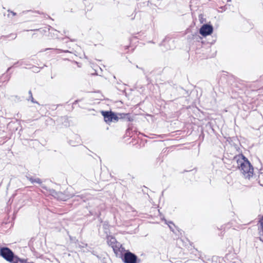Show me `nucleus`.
I'll use <instances>...</instances> for the list:
<instances>
[{"instance_id":"c9c22d12","label":"nucleus","mask_w":263,"mask_h":263,"mask_svg":"<svg viewBox=\"0 0 263 263\" xmlns=\"http://www.w3.org/2000/svg\"><path fill=\"white\" fill-rule=\"evenodd\" d=\"M79 100H75V101H74V102L73 103L72 105H75V104H77V103H78V102H79Z\"/></svg>"},{"instance_id":"f257e3e1","label":"nucleus","mask_w":263,"mask_h":263,"mask_svg":"<svg viewBox=\"0 0 263 263\" xmlns=\"http://www.w3.org/2000/svg\"><path fill=\"white\" fill-rule=\"evenodd\" d=\"M232 160H235L237 163V168L240 170L245 178L250 179L255 174H254V167L248 159L242 153L233 157Z\"/></svg>"},{"instance_id":"bb28decb","label":"nucleus","mask_w":263,"mask_h":263,"mask_svg":"<svg viewBox=\"0 0 263 263\" xmlns=\"http://www.w3.org/2000/svg\"><path fill=\"white\" fill-rule=\"evenodd\" d=\"M50 29H52V30H54L55 31H57L56 30H54L53 28H52L51 26H48L47 27L45 28V29L43 30V31H44L45 33L48 32H49Z\"/></svg>"},{"instance_id":"4c0bfd02","label":"nucleus","mask_w":263,"mask_h":263,"mask_svg":"<svg viewBox=\"0 0 263 263\" xmlns=\"http://www.w3.org/2000/svg\"><path fill=\"white\" fill-rule=\"evenodd\" d=\"M216 41V37L215 38L214 40H213L211 42H210V44H213Z\"/></svg>"},{"instance_id":"5fc2aeb1","label":"nucleus","mask_w":263,"mask_h":263,"mask_svg":"<svg viewBox=\"0 0 263 263\" xmlns=\"http://www.w3.org/2000/svg\"><path fill=\"white\" fill-rule=\"evenodd\" d=\"M227 156H229V154H227Z\"/></svg>"},{"instance_id":"c85d7f7f","label":"nucleus","mask_w":263,"mask_h":263,"mask_svg":"<svg viewBox=\"0 0 263 263\" xmlns=\"http://www.w3.org/2000/svg\"><path fill=\"white\" fill-rule=\"evenodd\" d=\"M73 197H75V199H74V200H77L78 201H80L81 200H83V197L79 196V195H78V196H74Z\"/></svg>"},{"instance_id":"49530a36","label":"nucleus","mask_w":263,"mask_h":263,"mask_svg":"<svg viewBox=\"0 0 263 263\" xmlns=\"http://www.w3.org/2000/svg\"><path fill=\"white\" fill-rule=\"evenodd\" d=\"M195 172H196V171H195V172H194V173H192V176H194V173H195Z\"/></svg>"},{"instance_id":"20e7f679","label":"nucleus","mask_w":263,"mask_h":263,"mask_svg":"<svg viewBox=\"0 0 263 263\" xmlns=\"http://www.w3.org/2000/svg\"><path fill=\"white\" fill-rule=\"evenodd\" d=\"M101 114L104 118V121L109 124L110 122L118 121L119 113L110 110H101Z\"/></svg>"},{"instance_id":"2eb2a0df","label":"nucleus","mask_w":263,"mask_h":263,"mask_svg":"<svg viewBox=\"0 0 263 263\" xmlns=\"http://www.w3.org/2000/svg\"><path fill=\"white\" fill-rule=\"evenodd\" d=\"M47 50H53L56 51V53H71L70 51L68 50H63L59 48H47L41 50V52H44Z\"/></svg>"},{"instance_id":"3c124183","label":"nucleus","mask_w":263,"mask_h":263,"mask_svg":"<svg viewBox=\"0 0 263 263\" xmlns=\"http://www.w3.org/2000/svg\"><path fill=\"white\" fill-rule=\"evenodd\" d=\"M64 33H66V31L65 30L64 31Z\"/></svg>"},{"instance_id":"6ab92c4d","label":"nucleus","mask_w":263,"mask_h":263,"mask_svg":"<svg viewBox=\"0 0 263 263\" xmlns=\"http://www.w3.org/2000/svg\"><path fill=\"white\" fill-rule=\"evenodd\" d=\"M141 70L142 71L144 75L145 76V77L146 80L147 81V84H149L152 83V80L151 79V78L149 77V76H150V75L148 73V72H146L144 70V68H141Z\"/></svg>"},{"instance_id":"9b49d317","label":"nucleus","mask_w":263,"mask_h":263,"mask_svg":"<svg viewBox=\"0 0 263 263\" xmlns=\"http://www.w3.org/2000/svg\"><path fill=\"white\" fill-rule=\"evenodd\" d=\"M112 248L116 256L119 258L122 257L125 251L126 250L120 242L117 243L115 246H112Z\"/></svg>"},{"instance_id":"a19ab883","label":"nucleus","mask_w":263,"mask_h":263,"mask_svg":"<svg viewBox=\"0 0 263 263\" xmlns=\"http://www.w3.org/2000/svg\"><path fill=\"white\" fill-rule=\"evenodd\" d=\"M136 67L137 68L140 69L141 70V68H143L142 67H139L138 65H136Z\"/></svg>"},{"instance_id":"a878e982","label":"nucleus","mask_w":263,"mask_h":263,"mask_svg":"<svg viewBox=\"0 0 263 263\" xmlns=\"http://www.w3.org/2000/svg\"><path fill=\"white\" fill-rule=\"evenodd\" d=\"M199 20L201 24H203V23L206 21V19L204 18L202 14L199 15Z\"/></svg>"},{"instance_id":"0eeeda50","label":"nucleus","mask_w":263,"mask_h":263,"mask_svg":"<svg viewBox=\"0 0 263 263\" xmlns=\"http://www.w3.org/2000/svg\"><path fill=\"white\" fill-rule=\"evenodd\" d=\"M174 42V40L166 36L159 44V46L163 47L164 48L162 49V50L163 51H165L168 50L172 49L175 47Z\"/></svg>"},{"instance_id":"4468645a","label":"nucleus","mask_w":263,"mask_h":263,"mask_svg":"<svg viewBox=\"0 0 263 263\" xmlns=\"http://www.w3.org/2000/svg\"><path fill=\"white\" fill-rule=\"evenodd\" d=\"M136 133L137 128L135 127L133 122H128L127 124V128L126 130V135L128 134L129 136L132 137V135L130 136V133L136 134Z\"/></svg>"},{"instance_id":"603ef678","label":"nucleus","mask_w":263,"mask_h":263,"mask_svg":"<svg viewBox=\"0 0 263 263\" xmlns=\"http://www.w3.org/2000/svg\"><path fill=\"white\" fill-rule=\"evenodd\" d=\"M199 258L201 259V256L200 255V257H199Z\"/></svg>"},{"instance_id":"f8f14e48","label":"nucleus","mask_w":263,"mask_h":263,"mask_svg":"<svg viewBox=\"0 0 263 263\" xmlns=\"http://www.w3.org/2000/svg\"><path fill=\"white\" fill-rule=\"evenodd\" d=\"M80 136L75 134H72L70 136V138L67 140L68 143L72 146H76L78 145L80 143Z\"/></svg>"},{"instance_id":"cd10ccee","label":"nucleus","mask_w":263,"mask_h":263,"mask_svg":"<svg viewBox=\"0 0 263 263\" xmlns=\"http://www.w3.org/2000/svg\"><path fill=\"white\" fill-rule=\"evenodd\" d=\"M34 181V183H36L41 184V185H42V181L40 178H35Z\"/></svg>"},{"instance_id":"e433bc0d","label":"nucleus","mask_w":263,"mask_h":263,"mask_svg":"<svg viewBox=\"0 0 263 263\" xmlns=\"http://www.w3.org/2000/svg\"><path fill=\"white\" fill-rule=\"evenodd\" d=\"M224 159H229V160H230V159H232H232H233V158H229V156H228V157H227V156H224Z\"/></svg>"},{"instance_id":"7ed1b4c3","label":"nucleus","mask_w":263,"mask_h":263,"mask_svg":"<svg viewBox=\"0 0 263 263\" xmlns=\"http://www.w3.org/2000/svg\"><path fill=\"white\" fill-rule=\"evenodd\" d=\"M124 263H140L141 259L135 253L126 250L120 258Z\"/></svg>"},{"instance_id":"aec40b11","label":"nucleus","mask_w":263,"mask_h":263,"mask_svg":"<svg viewBox=\"0 0 263 263\" xmlns=\"http://www.w3.org/2000/svg\"><path fill=\"white\" fill-rule=\"evenodd\" d=\"M164 220L165 221V223L168 225V227L170 229V230L171 231L174 232V230L172 226L175 227H176V226H175V224L174 223V222L172 221H167L165 219H164Z\"/></svg>"},{"instance_id":"a211bd4d","label":"nucleus","mask_w":263,"mask_h":263,"mask_svg":"<svg viewBox=\"0 0 263 263\" xmlns=\"http://www.w3.org/2000/svg\"><path fill=\"white\" fill-rule=\"evenodd\" d=\"M162 72V70L161 68H155L148 73L152 76H155L161 75Z\"/></svg>"},{"instance_id":"39448f33","label":"nucleus","mask_w":263,"mask_h":263,"mask_svg":"<svg viewBox=\"0 0 263 263\" xmlns=\"http://www.w3.org/2000/svg\"><path fill=\"white\" fill-rule=\"evenodd\" d=\"M235 78L232 75H228L223 74L221 76L219 80V83H221L224 86H236Z\"/></svg>"},{"instance_id":"2f4dec72","label":"nucleus","mask_w":263,"mask_h":263,"mask_svg":"<svg viewBox=\"0 0 263 263\" xmlns=\"http://www.w3.org/2000/svg\"><path fill=\"white\" fill-rule=\"evenodd\" d=\"M33 68L34 69V70H33L34 72H38L40 71V68L37 67H33Z\"/></svg>"},{"instance_id":"b1692460","label":"nucleus","mask_w":263,"mask_h":263,"mask_svg":"<svg viewBox=\"0 0 263 263\" xmlns=\"http://www.w3.org/2000/svg\"><path fill=\"white\" fill-rule=\"evenodd\" d=\"M27 179L28 180L30 181L31 183L34 184V178L30 174H28L26 176Z\"/></svg>"},{"instance_id":"6e6552de","label":"nucleus","mask_w":263,"mask_h":263,"mask_svg":"<svg viewBox=\"0 0 263 263\" xmlns=\"http://www.w3.org/2000/svg\"><path fill=\"white\" fill-rule=\"evenodd\" d=\"M172 92L178 98L186 97L189 96V91L180 86L174 87L172 89Z\"/></svg>"},{"instance_id":"79ce46f5","label":"nucleus","mask_w":263,"mask_h":263,"mask_svg":"<svg viewBox=\"0 0 263 263\" xmlns=\"http://www.w3.org/2000/svg\"><path fill=\"white\" fill-rule=\"evenodd\" d=\"M66 38L69 39V37H68V36H65V37H63V38H62V39H61V40H62V41H64V39H66Z\"/></svg>"},{"instance_id":"473e14b6","label":"nucleus","mask_w":263,"mask_h":263,"mask_svg":"<svg viewBox=\"0 0 263 263\" xmlns=\"http://www.w3.org/2000/svg\"><path fill=\"white\" fill-rule=\"evenodd\" d=\"M14 196H15V195H14V194H13V195H12V196L11 197V198H10V199L9 200L8 203H12V201H13V199H12L13 198H14Z\"/></svg>"},{"instance_id":"5701e85b","label":"nucleus","mask_w":263,"mask_h":263,"mask_svg":"<svg viewBox=\"0 0 263 263\" xmlns=\"http://www.w3.org/2000/svg\"><path fill=\"white\" fill-rule=\"evenodd\" d=\"M192 39L197 42H199L202 39V37L198 34V33L195 32L194 34H192Z\"/></svg>"},{"instance_id":"393cba45","label":"nucleus","mask_w":263,"mask_h":263,"mask_svg":"<svg viewBox=\"0 0 263 263\" xmlns=\"http://www.w3.org/2000/svg\"><path fill=\"white\" fill-rule=\"evenodd\" d=\"M109 227V222L108 221H105L103 222V228L104 230H108Z\"/></svg>"},{"instance_id":"ddd939ff","label":"nucleus","mask_w":263,"mask_h":263,"mask_svg":"<svg viewBox=\"0 0 263 263\" xmlns=\"http://www.w3.org/2000/svg\"><path fill=\"white\" fill-rule=\"evenodd\" d=\"M73 196H74V195L68 194L67 191H64V192H59L58 195L56 199L58 200L66 201L69 199L73 197Z\"/></svg>"},{"instance_id":"de8ad7c7","label":"nucleus","mask_w":263,"mask_h":263,"mask_svg":"<svg viewBox=\"0 0 263 263\" xmlns=\"http://www.w3.org/2000/svg\"><path fill=\"white\" fill-rule=\"evenodd\" d=\"M189 172V171H186V170H184V171H183V172Z\"/></svg>"},{"instance_id":"58836bf2","label":"nucleus","mask_w":263,"mask_h":263,"mask_svg":"<svg viewBox=\"0 0 263 263\" xmlns=\"http://www.w3.org/2000/svg\"><path fill=\"white\" fill-rule=\"evenodd\" d=\"M28 93H29V95L30 96L29 97H31V96H32V93L31 90H30L29 91Z\"/></svg>"},{"instance_id":"4be33fe9","label":"nucleus","mask_w":263,"mask_h":263,"mask_svg":"<svg viewBox=\"0 0 263 263\" xmlns=\"http://www.w3.org/2000/svg\"><path fill=\"white\" fill-rule=\"evenodd\" d=\"M16 36H17L16 34L11 33L7 35H2L1 36V39H6L11 37V40H14L16 37Z\"/></svg>"},{"instance_id":"8fccbe9b","label":"nucleus","mask_w":263,"mask_h":263,"mask_svg":"<svg viewBox=\"0 0 263 263\" xmlns=\"http://www.w3.org/2000/svg\"><path fill=\"white\" fill-rule=\"evenodd\" d=\"M194 171V170L190 171V172H192Z\"/></svg>"},{"instance_id":"f3484780","label":"nucleus","mask_w":263,"mask_h":263,"mask_svg":"<svg viewBox=\"0 0 263 263\" xmlns=\"http://www.w3.org/2000/svg\"><path fill=\"white\" fill-rule=\"evenodd\" d=\"M41 187L46 191H48L49 194L52 196L54 198H57V196L58 195V192L56 191L55 190L51 189H48V187L45 185H41Z\"/></svg>"},{"instance_id":"72a5a7b5","label":"nucleus","mask_w":263,"mask_h":263,"mask_svg":"<svg viewBox=\"0 0 263 263\" xmlns=\"http://www.w3.org/2000/svg\"><path fill=\"white\" fill-rule=\"evenodd\" d=\"M8 11L10 12L12 14L13 16H15L16 15V13H15L13 11H10L9 10H8Z\"/></svg>"},{"instance_id":"ea45409f","label":"nucleus","mask_w":263,"mask_h":263,"mask_svg":"<svg viewBox=\"0 0 263 263\" xmlns=\"http://www.w3.org/2000/svg\"><path fill=\"white\" fill-rule=\"evenodd\" d=\"M187 40L190 41L191 40V36L190 35H188L187 37Z\"/></svg>"},{"instance_id":"f03ea898","label":"nucleus","mask_w":263,"mask_h":263,"mask_svg":"<svg viewBox=\"0 0 263 263\" xmlns=\"http://www.w3.org/2000/svg\"><path fill=\"white\" fill-rule=\"evenodd\" d=\"M0 256L10 263H20L24 259L15 254L9 248L1 246Z\"/></svg>"},{"instance_id":"09e8293b","label":"nucleus","mask_w":263,"mask_h":263,"mask_svg":"<svg viewBox=\"0 0 263 263\" xmlns=\"http://www.w3.org/2000/svg\"><path fill=\"white\" fill-rule=\"evenodd\" d=\"M10 77L9 76L8 79V80H7V81H9V80L10 79Z\"/></svg>"},{"instance_id":"423d86ee","label":"nucleus","mask_w":263,"mask_h":263,"mask_svg":"<svg viewBox=\"0 0 263 263\" xmlns=\"http://www.w3.org/2000/svg\"><path fill=\"white\" fill-rule=\"evenodd\" d=\"M214 31V27L211 22L203 24L199 29V33L204 37L212 34Z\"/></svg>"},{"instance_id":"c756f323","label":"nucleus","mask_w":263,"mask_h":263,"mask_svg":"<svg viewBox=\"0 0 263 263\" xmlns=\"http://www.w3.org/2000/svg\"><path fill=\"white\" fill-rule=\"evenodd\" d=\"M28 101L30 100L31 101V102L33 103L39 104V103L34 99L32 96H31V97H29V98L28 99Z\"/></svg>"},{"instance_id":"412c9836","label":"nucleus","mask_w":263,"mask_h":263,"mask_svg":"<svg viewBox=\"0 0 263 263\" xmlns=\"http://www.w3.org/2000/svg\"><path fill=\"white\" fill-rule=\"evenodd\" d=\"M23 62L22 61V60H20V61H18L15 63H14L13 64V65L10 67H9L8 69H7V71L8 72V71H9L11 68H12L13 67H16L18 66H21L23 65Z\"/></svg>"},{"instance_id":"37998d69","label":"nucleus","mask_w":263,"mask_h":263,"mask_svg":"<svg viewBox=\"0 0 263 263\" xmlns=\"http://www.w3.org/2000/svg\"><path fill=\"white\" fill-rule=\"evenodd\" d=\"M41 29H34V30H31V31H39Z\"/></svg>"},{"instance_id":"1a4fd4ad","label":"nucleus","mask_w":263,"mask_h":263,"mask_svg":"<svg viewBox=\"0 0 263 263\" xmlns=\"http://www.w3.org/2000/svg\"><path fill=\"white\" fill-rule=\"evenodd\" d=\"M122 120L123 122H133L135 120V115L132 113H119L118 121Z\"/></svg>"},{"instance_id":"9d476101","label":"nucleus","mask_w":263,"mask_h":263,"mask_svg":"<svg viewBox=\"0 0 263 263\" xmlns=\"http://www.w3.org/2000/svg\"><path fill=\"white\" fill-rule=\"evenodd\" d=\"M257 223V231L259 236L257 238L262 242H263V215L259 216Z\"/></svg>"},{"instance_id":"a18cd8bd","label":"nucleus","mask_w":263,"mask_h":263,"mask_svg":"<svg viewBox=\"0 0 263 263\" xmlns=\"http://www.w3.org/2000/svg\"><path fill=\"white\" fill-rule=\"evenodd\" d=\"M70 41L71 42H74L76 41V40H74V39H70Z\"/></svg>"},{"instance_id":"c03bdc74","label":"nucleus","mask_w":263,"mask_h":263,"mask_svg":"<svg viewBox=\"0 0 263 263\" xmlns=\"http://www.w3.org/2000/svg\"><path fill=\"white\" fill-rule=\"evenodd\" d=\"M190 29H187V30H186V33H189V31H190Z\"/></svg>"},{"instance_id":"dca6fc26","label":"nucleus","mask_w":263,"mask_h":263,"mask_svg":"<svg viewBox=\"0 0 263 263\" xmlns=\"http://www.w3.org/2000/svg\"><path fill=\"white\" fill-rule=\"evenodd\" d=\"M107 241L108 245L112 248V246H115L118 242L114 236H107Z\"/></svg>"},{"instance_id":"f704fd0d","label":"nucleus","mask_w":263,"mask_h":263,"mask_svg":"<svg viewBox=\"0 0 263 263\" xmlns=\"http://www.w3.org/2000/svg\"><path fill=\"white\" fill-rule=\"evenodd\" d=\"M164 190H163L161 192V195H160V199H161V197H162L164 195Z\"/></svg>"},{"instance_id":"6e6d98bb","label":"nucleus","mask_w":263,"mask_h":263,"mask_svg":"<svg viewBox=\"0 0 263 263\" xmlns=\"http://www.w3.org/2000/svg\"><path fill=\"white\" fill-rule=\"evenodd\" d=\"M261 89L262 90V92H263V88H262Z\"/></svg>"},{"instance_id":"7c9ffc66","label":"nucleus","mask_w":263,"mask_h":263,"mask_svg":"<svg viewBox=\"0 0 263 263\" xmlns=\"http://www.w3.org/2000/svg\"><path fill=\"white\" fill-rule=\"evenodd\" d=\"M20 263H34L33 261H28V259H25L24 258L23 260Z\"/></svg>"},{"instance_id":"864d4df0","label":"nucleus","mask_w":263,"mask_h":263,"mask_svg":"<svg viewBox=\"0 0 263 263\" xmlns=\"http://www.w3.org/2000/svg\"><path fill=\"white\" fill-rule=\"evenodd\" d=\"M10 185V182L8 183V186Z\"/></svg>"}]
</instances>
